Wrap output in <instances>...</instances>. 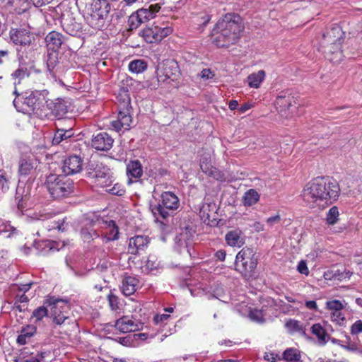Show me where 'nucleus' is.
I'll use <instances>...</instances> for the list:
<instances>
[{
  "instance_id": "nucleus-56",
  "label": "nucleus",
  "mask_w": 362,
  "mask_h": 362,
  "mask_svg": "<svg viewBox=\"0 0 362 362\" xmlns=\"http://www.w3.org/2000/svg\"><path fill=\"white\" fill-rule=\"evenodd\" d=\"M36 332V328L33 325H28L26 327L23 328L21 332L24 334L28 338L32 337Z\"/></svg>"
},
{
  "instance_id": "nucleus-5",
  "label": "nucleus",
  "mask_w": 362,
  "mask_h": 362,
  "mask_svg": "<svg viewBox=\"0 0 362 362\" xmlns=\"http://www.w3.org/2000/svg\"><path fill=\"white\" fill-rule=\"evenodd\" d=\"M110 10L106 0H93L86 10L85 19L87 23L95 30H101L105 23Z\"/></svg>"
},
{
  "instance_id": "nucleus-40",
  "label": "nucleus",
  "mask_w": 362,
  "mask_h": 362,
  "mask_svg": "<svg viewBox=\"0 0 362 362\" xmlns=\"http://www.w3.org/2000/svg\"><path fill=\"white\" fill-rule=\"evenodd\" d=\"M17 230L15 228L11 226L8 223L0 219V235L5 233L6 238H11Z\"/></svg>"
},
{
  "instance_id": "nucleus-2",
  "label": "nucleus",
  "mask_w": 362,
  "mask_h": 362,
  "mask_svg": "<svg viewBox=\"0 0 362 362\" xmlns=\"http://www.w3.org/2000/svg\"><path fill=\"white\" fill-rule=\"evenodd\" d=\"M243 29L240 17L234 13H227L218 21L213 30V42L218 47L234 44L239 38Z\"/></svg>"
},
{
  "instance_id": "nucleus-28",
  "label": "nucleus",
  "mask_w": 362,
  "mask_h": 362,
  "mask_svg": "<svg viewBox=\"0 0 362 362\" xmlns=\"http://www.w3.org/2000/svg\"><path fill=\"white\" fill-rule=\"evenodd\" d=\"M105 225V231L103 233L104 238H105L107 241L117 240L119 235V230L115 223L110 220L109 221H106Z\"/></svg>"
},
{
  "instance_id": "nucleus-10",
  "label": "nucleus",
  "mask_w": 362,
  "mask_h": 362,
  "mask_svg": "<svg viewBox=\"0 0 362 362\" xmlns=\"http://www.w3.org/2000/svg\"><path fill=\"white\" fill-rule=\"evenodd\" d=\"M162 204H158L151 209L153 216L158 219L161 217L163 219L169 216L168 210H176L180 206L178 197L171 192H165L161 194Z\"/></svg>"
},
{
  "instance_id": "nucleus-43",
  "label": "nucleus",
  "mask_w": 362,
  "mask_h": 362,
  "mask_svg": "<svg viewBox=\"0 0 362 362\" xmlns=\"http://www.w3.org/2000/svg\"><path fill=\"white\" fill-rule=\"evenodd\" d=\"M57 243L55 242H51L49 240L43 241L41 243H35V247L38 249L39 247L44 246L43 249L40 251L42 255L46 254L48 251H51L55 250V245ZM59 249L57 248L56 250H59Z\"/></svg>"
},
{
  "instance_id": "nucleus-3",
  "label": "nucleus",
  "mask_w": 362,
  "mask_h": 362,
  "mask_svg": "<svg viewBox=\"0 0 362 362\" xmlns=\"http://www.w3.org/2000/svg\"><path fill=\"white\" fill-rule=\"evenodd\" d=\"M24 192L25 189L21 187V183H19L16 188V199L18 201V209L23 215H25L30 221H42L43 226L49 231L53 229H58V230L62 231L65 230L64 221H49V216L47 214H40L32 211L25 210V213H24L23 210L25 207L26 202L28 201L30 194L29 187L27 188L25 193Z\"/></svg>"
},
{
  "instance_id": "nucleus-4",
  "label": "nucleus",
  "mask_w": 362,
  "mask_h": 362,
  "mask_svg": "<svg viewBox=\"0 0 362 362\" xmlns=\"http://www.w3.org/2000/svg\"><path fill=\"white\" fill-rule=\"evenodd\" d=\"M13 94L16 95L13 101V105L19 112L40 110L48 103L47 100L48 92L46 90H27L20 95L17 88H15Z\"/></svg>"
},
{
  "instance_id": "nucleus-46",
  "label": "nucleus",
  "mask_w": 362,
  "mask_h": 362,
  "mask_svg": "<svg viewBox=\"0 0 362 362\" xmlns=\"http://www.w3.org/2000/svg\"><path fill=\"white\" fill-rule=\"evenodd\" d=\"M57 64V52L52 51L51 53L47 54V69L51 72L56 66Z\"/></svg>"
},
{
  "instance_id": "nucleus-30",
  "label": "nucleus",
  "mask_w": 362,
  "mask_h": 362,
  "mask_svg": "<svg viewBox=\"0 0 362 362\" xmlns=\"http://www.w3.org/2000/svg\"><path fill=\"white\" fill-rule=\"evenodd\" d=\"M202 170L208 176L218 181L223 182L226 180V176L224 173L211 165L210 167H208L206 164L203 163L202 165Z\"/></svg>"
},
{
  "instance_id": "nucleus-17",
  "label": "nucleus",
  "mask_w": 362,
  "mask_h": 362,
  "mask_svg": "<svg viewBox=\"0 0 362 362\" xmlns=\"http://www.w3.org/2000/svg\"><path fill=\"white\" fill-rule=\"evenodd\" d=\"M10 38L14 44L21 46L30 45L35 39L33 35L25 29H11Z\"/></svg>"
},
{
  "instance_id": "nucleus-60",
  "label": "nucleus",
  "mask_w": 362,
  "mask_h": 362,
  "mask_svg": "<svg viewBox=\"0 0 362 362\" xmlns=\"http://www.w3.org/2000/svg\"><path fill=\"white\" fill-rule=\"evenodd\" d=\"M211 161V155L210 153H205L202 156V158L200 159V168L202 169V165L203 163H205L208 165V167H210L211 165L210 163Z\"/></svg>"
},
{
  "instance_id": "nucleus-8",
  "label": "nucleus",
  "mask_w": 362,
  "mask_h": 362,
  "mask_svg": "<svg viewBox=\"0 0 362 362\" xmlns=\"http://www.w3.org/2000/svg\"><path fill=\"white\" fill-rule=\"evenodd\" d=\"M300 105L297 98L289 91L279 93L275 100V107L281 117L288 119L297 115Z\"/></svg>"
},
{
  "instance_id": "nucleus-39",
  "label": "nucleus",
  "mask_w": 362,
  "mask_h": 362,
  "mask_svg": "<svg viewBox=\"0 0 362 362\" xmlns=\"http://www.w3.org/2000/svg\"><path fill=\"white\" fill-rule=\"evenodd\" d=\"M72 134L73 133L71 129H58L54 135V137L52 139V144L54 145L59 144L64 139L71 137Z\"/></svg>"
},
{
  "instance_id": "nucleus-61",
  "label": "nucleus",
  "mask_w": 362,
  "mask_h": 362,
  "mask_svg": "<svg viewBox=\"0 0 362 362\" xmlns=\"http://www.w3.org/2000/svg\"><path fill=\"white\" fill-rule=\"evenodd\" d=\"M142 23L141 21H139V19H132V15L130 16L129 18V24L131 30L137 28Z\"/></svg>"
},
{
  "instance_id": "nucleus-12",
  "label": "nucleus",
  "mask_w": 362,
  "mask_h": 362,
  "mask_svg": "<svg viewBox=\"0 0 362 362\" xmlns=\"http://www.w3.org/2000/svg\"><path fill=\"white\" fill-rule=\"evenodd\" d=\"M325 308L329 312L331 321L337 325L345 326L346 319L342 313L344 304L339 300H329L325 303Z\"/></svg>"
},
{
  "instance_id": "nucleus-50",
  "label": "nucleus",
  "mask_w": 362,
  "mask_h": 362,
  "mask_svg": "<svg viewBox=\"0 0 362 362\" xmlns=\"http://www.w3.org/2000/svg\"><path fill=\"white\" fill-rule=\"evenodd\" d=\"M281 216L279 214H276L275 216H272L271 217H269L266 219L265 222L267 226L269 228H273L277 225H279L281 223Z\"/></svg>"
},
{
  "instance_id": "nucleus-11",
  "label": "nucleus",
  "mask_w": 362,
  "mask_h": 362,
  "mask_svg": "<svg viewBox=\"0 0 362 362\" xmlns=\"http://www.w3.org/2000/svg\"><path fill=\"white\" fill-rule=\"evenodd\" d=\"M264 301L265 303H263L260 309L257 308H250L249 317L251 320L262 323L272 319L274 314L273 308L275 304L274 300L271 298H266Z\"/></svg>"
},
{
  "instance_id": "nucleus-35",
  "label": "nucleus",
  "mask_w": 362,
  "mask_h": 362,
  "mask_svg": "<svg viewBox=\"0 0 362 362\" xmlns=\"http://www.w3.org/2000/svg\"><path fill=\"white\" fill-rule=\"evenodd\" d=\"M28 76L29 73L27 68L20 66L11 75V78L14 81L13 83L15 85V88H16L17 84H20L21 81Z\"/></svg>"
},
{
  "instance_id": "nucleus-47",
  "label": "nucleus",
  "mask_w": 362,
  "mask_h": 362,
  "mask_svg": "<svg viewBox=\"0 0 362 362\" xmlns=\"http://www.w3.org/2000/svg\"><path fill=\"white\" fill-rule=\"evenodd\" d=\"M9 180L10 177L6 173L0 170V188L4 192H6L9 189Z\"/></svg>"
},
{
  "instance_id": "nucleus-41",
  "label": "nucleus",
  "mask_w": 362,
  "mask_h": 362,
  "mask_svg": "<svg viewBox=\"0 0 362 362\" xmlns=\"http://www.w3.org/2000/svg\"><path fill=\"white\" fill-rule=\"evenodd\" d=\"M81 238L85 242H90L99 236V234L91 228H83L81 231Z\"/></svg>"
},
{
  "instance_id": "nucleus-36",
  "label": "nucleus",
  "mask_w": 362,
  "mask_h": 362,
  "mask_svg": "<svg viewBox=\"0 0 362 362\" xmlns=\"http://www.w3.org/2000/svg\"><path fill=\"white\" fill-rule=\"evenodd\" d=\"M147 68L146 63L142 59H136L129 64V69L134 74H140L144 71Z\"/></svg>"
},
{
  "instance_id": "nucleus-26",
  "label": "nucleus",
  "mask_w": 362,
  "mask_h": 362,
  "mask_svg": "<svg viewBox=\"0 0 362 362\" xmlns=\"http://www.w3.org/2000/svg\"><path fill=\"white\" fill-rule=\"evenodd\" d=\"M341 43V38L339 37L334 41L333 46H332L327 53V57L332 62L337 63L341 60L342 52L340 50V45Z\"/></svg>"
},
{
  "instance_id": "nucleus-42",
  "label": "nucleus",
  "mask_w": 362,
  "mask_h": 362,
  "mask_svg": "<svg viewBox=\"0 0 362 362\" xmlns=\"http://www.w3.org/2000/svg\"><path fill=\"white\" fill-rule=\"evenodd\" d=\"M284 358L288 362H296L300 359L298 351L296 349H288L283 354Z\"/></svg>"
},
{
  "instance_id": "nucleus-59",
  "label": "nucleus",
  "mask_w": 362,
  "mask_h": 362,
  "mask_svg": "<svg viewBox=\"0 0 362 362\" xmlns=\"http://www.w3.org/2000/svg\"><path fill=\"white\" fill-rule=\"evenodd\" d=\"M200 77L204 80H208L213 78L214 76V74L208 69H203L200 73Z\"/></svg>"
},
{
  "instance_id": "nucleus-25",
  "label": "nucleus",
  "mask_w": 362,
  "mask_h": 362,
  "mask_svg": "<svg viewBox=\"0 0 362 362\" xmlns=\"http://www.w3.org/2000/svg\"><path fill=\"white\" fill-rule=\"evenodd\" d=\"M139 286V280L132 276H125L122 281V290L125 296H130L136 291Z\"/></svg>"
},
{
  "instance_id": "nucleus-16",
  "label": "nucleus",
  "mask_w": 362,
  "mask_h": 362,
  "mask_svg": "<svg viewBox=\"0 0 362 362\" xmlns=\"http://www.w3.org/2000/svg\"><path fill=\"white\" fill-rule=\"evenodd\" d=\"M115 326L119 332L127 333L141 329L143 325L136 319H133L128 316H124L116 321Z\"/></svg>"
},
{
  "instance_id": "nucleus-9",
  "label": "nucleus",
  "mask_w": 362,
  "mask_h": 362,
  "mask_svg": "<svg viewBox=\"0 0 362 362\" xmlns=\"http://www.w3.org/2000/svg\"><path fill=\"white\" fill-rule=\"evenodd\" d=\"M45 305L50 308L53 321L62 325L69 318L70 303L68 300L50 296L46 298Z\"/></svg>"
},
{
  "instance_id": "nucleus-64",
  "label": "nucleus",
  "mask_w": 362,
  "mask_h": 362,
  "mask_svg": "<svg viewBox=\"0 0 362 362\" xmlns=\"http://www.w3.org/2000/svg\"><path fill=\"white\" fill-rule=\"evenodd\" d=\"M252 228L256 232H261L264 230V225L259 221L255 222L252 225Z\"/></svg>"
},
{
  "instance_id": "nucleus-21",
  "label": "nucleus",
  "mask_w": 362,
  "mask_h": 362,
  "mask_svg": "<svg viewBox=\"0 0 362 362\" xmlns=\"http://www.w3.org/2000/svg\"><path fill=\"white\" fill-rule=\"evenodd\" d=\"M114 140L107 133L102 132L97 134L92 139V146L98 151H108L113 144Z\"/></svg>"
},
{
  "instance_id": "nucleus-19",
  "label": "nucleus",
  "mask_w": 362,
  "mask_h": 362,
  "mask_svg": "<svg viewBox=\"0 0 362 362\" xmlns=\"http://www.w3.org/2000/svg\"><path fill=\"white\" fill-rule=\"evenodd\" d=\"M132 116L127 110L119 111L116 119L111 122V127L116 132L127 130L132 124Z\"/></svg>"
},
{
  "instance_id": "nucleus-20",
  "label": "nucleus",
  "mask_w": 362,
  "mask_h": 362,
  "mask_svg": "<svg viewBox=\"0 0 362 362\" xmlns=\"http://www.w3.org/2000/svg\"><path fill=\"white\" fill-rule=\"evenodd\" d=\"M160 9V6L158 4L150 5L148 8H140L136 13L132 14V19L139 18L142 23H145L153 18Z\"/></svg>"
},
{
  "instance_id": "nucleus-58",
  "label": "nucleus",
  "mask_w": 362,
  "mask_h": 362,
  "mask_svg": "<svg viewBox=\"0 0 362 362\" xmlns=\"http://www.w3.org/2000/svg\"><path fill=\"white\" fill-rule=\"evenodd\" d=\"M108 301L112 310H117L118 308L119 301L117 296L114 295H109Z\"/></svg>"
},
{
  "instance_id": "nucleus-63",
  "label": "nucleus",
  "mask_w": 362,
  "mask_h": 362,
  "mask_svg": "<svg viewBox=\"0 0 362 362\" xmlns=\"http://www.w3.org/2000/svg\"><path fill=\"white\" fill-rule=\"evenodd\" d=\"M323 277L327 281H334V271L331 269L325 271Z\"/></svg>"
},
{
  "instance_id": "nucleus-31",
  "label": "nucleus",
  "mask_w": 362,
  "mask_h": 362,
  "mask_svg": "<svg viewBox=\"0 0 362 362\" xmlns=\"http://www.w3.org/2000/svg\"><path fill=\"white\" fill-rule=\"evenodd\" d=\"M141 36L148 43H154L160 42L156 26L153 28H146L143 29L140 33Z\"/></svg>"
},
{
  "instance_id": "nucleus-52",
  "label": "nucleus",
  "mask_w": 362,
  "mask_h": 362,
  "mask_svg": "<svg viewBox=\"0 0 362 362\" xmlns=\"http://www.w3.org/2000/svg\"><path fill=\"white\" fill-rule=\"evenodd\" d=\"M170 316L168 314H160L154 317V322L157 325H167Z\"/></svg>"
},
{
  "instance_id": "nucleus-23",
  "label": "nucleus",
  "mask_w": 362,
  "mask_h": 362,
  "mask_svg": "<svg viewBox=\"0 0 362 362\" xmlns=\"http://www.w3.org/2000/svg\"><path fill=\"white\" fill-rule=\"evenodd\" d=\"M64 40L63 35L56 31L49 33L45 37L47 48L54 52H57L61 47Z\"/></svg>"
},
{
  "instance_id": "nucleus-38",
  "label": "nucleus",
  "mask_w": 362,
  "mask_h": 362,
  "mask_svg": "<svg viewBox=\"0 0 362 362\" xmlns=\"http://www.w3.org/2000/svg\"><path fill=\"white\" fill-rule=\"evenodd\" d=\"M285 326L288 332H290L291 334L301 332L303 330L302 323L293 319H290L287 320L285 324Z\"/></svg>"
},
{
  "instance_id": "nucleus-24",
  "label": "nucleus",
  "mask_w": 362,
  "mask_h": 362,
  "mask_svg": "<svg viewBox=\"0 0 362 362\" xmlns=\"http://www.w3.org/2000/svg\"><path fill=\"white\" fill-rule=\"evenodd\" d=\"M127 175L128 177V183L133 182L132 179H139L143 175V169L141 163L139 160H132L127 165Z\"/></svg>"
},
{
  "instance_id": "nucleus-49",
  "label": "nucleus",
  "mask_w": 362,
  "mask_h": 362,
  "mask_svg": "<svg viewBox=\"0 0 362 362\" xmlns=\"http://www.w3.org/2000/svg\"><path fill=\"white\" fill-rule=\"evenodd\" d=\"M105 188H106V192H107L110 194H113V195L122 196L124 194V193L125 192V190H124V187L122 186V185H119L118 183H115L110 188H109V187H105Z\"/></svg>"
},
{
  "instance_id": "nucleus-57",
  "label": "nucleus",
  "mask_w": 362,
  "mask_h": 362,
  "mask_svg": "<svg viewBox=\"0 0 362 362\" xmlns=\"http://www.w3.org/2000/svg\"><path fill=\"white\" fill-rule=\"evenodd\" d=\"M297 270L302 274H305L306 276L309 274V269L305 261L302 260L298 263Z\"/></svg>"
},
{
  "instance_id": "nucleus-53",
  "label": "nucleus",
  "mask_w": 362,
  "mask_h": 362,
  "mask_svg": "<svg viewBox=\"0 0 362 362\" xmlns=\"http://www.w3.org/2000/svg\"><path fill=\"white\" fill-rule=\"evenodd\" d=\"M159 266V262L155 256H149L146 264V267L149 270L156 269Z\"/></svg>"
},
{
  "instance_id": "nucleus-44",
  "label": "nucleus",
  "mask_w": 362,
  "mask_h": 362,
  "mask_svg": "<svg viewBox=\"0 0 362 362\" xmlns=\"http://www.w3.org/2000/svg\"><path fill=\"white\" fill-rule=\"evenodd\" d=\"M338 217H339L338 209L336 206H333L329 210V211L327 214V218H326L327 223L329 225H334L337 222Z\"/></svg>"
},
{
  "instance_id": "nucleus-14",
  "label": "nucleus",
  "mask_w": 362,
  "mask_h": 362,
  "mask_svg": "<svg viewBox=\"0 0 362 362\" xmlns=\"http://www.w3.org/2000/svg\"><path fill=\"white\" fill-rule=\"evenodd\" d=\"M92 177L95 178L97 185L101 187H110L112 180H111V173L110 168L103 163L96 164L93 171L90 173Z\"/></svg>"
},
{
  "instance_id": "nucleus-48",
  "label": "nucleus",
  "mask_w": 362,
  "mask_h": 362,
  "mask_svg": "<svg viewBox=\"0 0 362 362\" xmlns=\"http://www.w3.org/2000/svg\"><path fill=\"white\" fill-rule=\"evenodd\" d=\"M211 296L213 298H217L223 303H228V300H229L228 296L224 294L223 289L221 286L214 289Z\"/></svg>"
},
{
  "instance_id": "nucleus-37",
  "label": "nucleus",
  "mask_w": 362,
  "mask_h": 362,
  "mask_svg": "<svg viewBox=\"0 0 362 362\" xmlns=\"http://www.w3.org/2000/svg\"><path fill=\"white\" fill-rule=\"evenodd\" d=\"M216 208L214 204H204L199 209V216L201 219L206 223L210 221L211 209L214 210Z\"/></svg>"
},
{
  "instance_id": "nucleus-7",
  "label": "nucleus",
  "mask_w": 362,
  "mask_h": 362,
  "mask_svg": "<svg viewBox=\"0 0 362 362\" xmlns=\"http://www.w3.org/2000/svg\"><path fill=\"white\" fill-rule=\"evenodd\" d=\"M257 264V257L252 249L243 248L235 257V269L245 278L252 276Z\"/></svg>"
},
{
  "instance_id": "nucleus-22",
  "label": "nucleus",
  "mask_w": 362,
  "mask_h": 362,
  "mask_svg": "<svg viewBox=\"0 0 362 362\" xmlns=\"http://www.w3.org/2000/svg\"><path fill=\"white\" fill-rule=\"evenodd\" d=\"M149 240L145 235H136L129 240L128 250L131 254H137L144 251L148 245Z\"/></svg>"
},
{
  "instance_id": "nucleus-6",
  "label": "nucleus",
  "mask_w": 362,
  "mask_h": 362,
  "mask_svg": "<svg viewBox=\"0 0 362 362\" xmlns=\"http://www.w3.org/2000/svg\"><path fill=\"white\" fill-rule=\"evenodd\" d=\"M45 185L54 199L66 197L74 191L73 181L65 175L50 174L47 177Z\"/></svg>"
},
{
  "instance_id": "nucleus-29",
  "label": "nucleus",
  "mask_w": 362,
  "mask_h": 362,
  "mask_svg": "<svg viewBox=\"0 0 362 362\" xmlns=\"http://www.w3.org/2000/svg\"><path fill=\"white\" fill-rule=\"evenodd\" d=\"M266 76L265 72L263 70H259L257 73L250 74L247 78V84L250 88H258Z\"/></svg>"
},
{
  "instance_id": "nucleus-13",
  "label": "nucleus",
  "mask_w": 362,
  "mask_h": 362,
  "mask_svg": "<svg viewBox=\"0 0 362 362\" xmlns=\"http://www.w3.org/2000/svg\"><path fill=\"white\" fill-rule=\"evenodd\" d=\"M178 74V66L173 61H167L157 69V78L159 83H165L167 80L175 81Z\"/></svg>"
},
{
  "instance_id": "nucleus-18",
  "label": "nucleus",
  "mask_w": 362,
  "mask_h": 362,
  "mask_svg": "<svg viewBox=\"0 0 362 362\" xmlns=\"http://www.w3.org/2000/svg\"><path fill=\"white\" fill-rule=\"evenodd\" d=\"M83 160L78 156H70L64 160L62 171L66 175H73L82 170Z\"/></svg>"
},
{
  "instance_id": "nucleus-33",
  "label": "nucleus",
  "mask_w": 362,
  "mask_h": 362,
  "mask_svg": "<svg viewBox=\"0 0 362 362\" xmlns=\"http://www.w3.org/2000/svg\"><path fill=\"white\" fill-rule=\"evenodd\" d=\"M311 332L317 337L318 341L320 344L324 345L327 343V338L328 336L320 324H314L311 327Z\"/></svg>"
},
{
  "instance_id": "nucleus-62",
  "label": "nucleus",
  "mask_w": 362,
  "mask_h": 362,
  "mask_svg": "<svg viewBox=\"0 0 362 362\" xmlns=\"http://www.w3.org/2000/svg\"><path fill=\"white\" fill-rule=\"evenodd\" d=\"M305 305L308 309L311 310L317 311L318 309L317 304L315 300H306Z\"/></svg>"
},
{
  "instance_id": "nucleus-34",
  "label": "nucleus",
  "mask_w": 362,
  "mask_h": 362,
  "mask_svg": "<svg viewBox=\"0 0 362 362\" xmlns=\"http://www.w3.org/2000/svg\"><path fill=\"white\" fill-rule=\"evenodd\" d=\"M259 199V195L258 192L253 189H249L247 191L243 197V204L245 206H250L255 204Z\"/></svg>"
},
{
  "instance_id": "nucleus-15",
  "label": "nucleus",
  "mask_w": 362,
  "mask_h": 362,
  "mask_svg": "<svg viewBox=\"0 0 362 362\" xmlns=\"http://www.w3.org/2000/svg\"><path fill=\"white\" fill-rule=\"evenodd\" d=\"M38 161L33 156H22L18 163V174L21 177L33 176L37 167Z\"/></svg>"
},
{
  "instance_id": "nucleus-45",
  "label": "nucleus",
  "mask_w": 362,
  "mask_h": 362,
  "mask_svg": "<svg viewBox=\"0 0 362 362\" xmlns=\"http://www.w3.org/2000/svg\"><path fill=\"white\" fill-rule=\"evenodd\" d=\"M47 315V309L45 306H41L35 309L32 315L31 320L35 322L40 321Z\"/></svg>"
},
{
  "instance_id": "nucleus-27",
  "label": "nucleus",
  "mask_w": 362,
  "mask_h": 362,
  "mask_svg": "<svg viewBox=\"0 0 362 362\" xmlns=\"http://www.w3.org/2000/svg\"><path fill=\"white\" fill-rule=\"evenodd\" d=\"M226 240L231 247H240L244 244V239L241 236V232L238 230L229 231L226 235Z\"/></svg>"
},
{
  "instance_id": "nucleus-32",
  "label": "nucleus",
  "mask_w": 362,
  "mask_h": 362,
  "mask_svg": "<svg viewBox=\"0 0 362 362\" xmlns=\"http://www.w3.org/2000/svg\"><path fill=\"white\" fill-rule=\"evenodd\" d=\"M46 105L49 107V109L52 111V113L57 117H62L64 114L66 113V107L65 105L60 100L53 103L52 101L48 102Z\"/></svg>"
},
{
  "instance_id": "nucleus-1",
  "label": "nucleus",
  "mask_w": 362,
  "mask_h": 362,
  "mask_svg": "<svg viewBox=\"0 0 362 362\" xmlns=\"http://www.w3.org/2000/svg\"><path fill=\"white\" fill-rule=\"evenodd\" d=\"M339 192V185L335 180L317 177L305 186L302 197L309 207L323 209L338 199Z\"/></svg>"
},
{
  "instance_id": "nucleus-51",
  "label": "nucleus",
  "mask_w": 362,
  "mask_h": 362,
  "mask_svg": "<svg viewBox=\"0 0 362 362\" xmlns=\"http://www.w3.org/2000/svg\"><path fill=\"white\" fill-rule=\"evenodd\" d=\"M352 273L349 271L344 270L341 272L339 270L334 271V281H341L344 279H349Z\"/></svg>"
},
{
  "instance_id": "nucleus-54",
  "label": "nucleus",
  "mask_w": 362,
  "mask_h": 362,
  "mask_svg": "<svg viewBox=\"0 0 362 362\" xmlns=\"http://www.w3.org/2000/svg\"><path fill=\"white\" fill-rule=\"evenodd\" d=\"M156 28L158 31V39H160V41L165 37L170 35L173 31L172 28L170 27L159 28L156 26Z\"/></svg>"
},
{
  "instance_id": "nucleus-55",
  "label": "nucleus",
  "mask_w": 362,
  "mask_h": 362,
  "mask_svg": "<svg viewBox=\"0 0 362 362\" xmlns=\"http://www.w3.org/2000/svg\"><path fill=\"white\" fill-rule=\"evenodd\" d=\"M351 334H358L362 333V321L361 320H356L351 327Z\"/></svg>"
}]
</instances>
